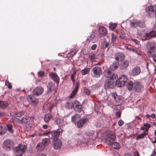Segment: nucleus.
<instances>
[{
    "label": "nucleus",
    "instance_id": "f257e3e1",
    "mask_svg": "<svg viewBox=\"0 0 156 156\" xmlns=\"http://www.w3.org/2000/svg\"><path fill=\"white\" fill-rule=\"evenodd\" d=\"M105 76L108 78L105 81L104 86L106 89L113 88L115 84H116V80L118 78L116 74L112 72L109 69H106L104 72Z\"/></svg>",
    "mask_w": 156,
    "mask_h": 156
},
{
    "label": "nucleus",
    "instance_id": "f03ea898",
    "mask_svg": "<svg viewBox=\"0 0 156 156\" xmlns=\"http://www.w3.org/2000/svg\"><path fill=\"white\" fill-rule=\"evenodd\" d=\"M149 44L150 46L147 52V54L149 57L152 56L154 61L156 63V54L152 55L151 54V53L154 52L156 50V44L154 42H151Z\"/></svg>",
    "mask_w": 156,
    "mask_h": 156
},
{
    "label": "nucleus",
    "instance_id": "7ed1b4c3",
    "mask_svg": "<svg viewBox=\"0 0 156 156\" xmlns=\"http://www.w3.org/2000/svg\"><path fill=\"white\" fill-rule=\"evenodd\" d=\"M127 80V77L125 75H122L119 77L118 80H116V85L118 87L123 86Z\"/></svg>",
    "mask_w": 156,
    "mask_h": 156
},
{
    "label": "nucleus",
    "instance_id": "20e7f679",
    "mask_svg": "<svg viewBox=\"0 0 156 156\" xmlns=\"http://www.w3.org/2000/svg\"><path fill=\"white\" fill-rule=\"evenodd\" d=\"M144 90V86L141 83L136 82L134 83L133 90L137 93H140Z\"/></svg>",
    "mask_w": 156,
    "mask_h": 156
},
{
    "label": "nucleus",
    "instance_id": "39448f33",
    "mask_svg": "<svg viewBox=\"0 0 156 156\" xmlns=\"http://www.w3.org/2000/svg\"><path fill=\"white\" fill-rule=\"evenodd\" d=\"M13 142L11 140H5L3 143V147L7 150H9L12 149L14 146Z\"/></svg>",
    "mask_w": 156,
    "mask_h": 156
},
{
    "label": "nucleus",
    "instance_id": "423d86ee",
    "mask_svg": "<svg viewBox=\"0 0 156 156\" xmlns=\"http://www.w3.org/2000/svg\"><path fill=\"white\" fill-rule=\"evenodd\" d=\"M92 72V76L94 78L99 77L102 73L101 69L98 66L93 68Z\"/></svg>",
    "mask_w": 156,
    "mask_h": 156
},
{
    "label": "nucleus",
    "instance_id": "0eeeda50",
    "mask_svg": "<svg viewBox=\"0 0 156 156\" xmlns=\"http://www.w3.org/2000/svg\"><path fill=\"white\" fill-rule=\"evenodd\" d=\"M62 132V130L60 129L51 131L50 138L52 139L53 140L59 139V136Z\"/></svg>",
    "mask_w": 156,
    "mask_h": 156
},
{
    "label": "nucleus",
    "instance_id": "6e6552de",
    "mask_svg": "<svg viewBox=\"0 0 156 156\" xmlns=\"http://www.w3.org/2000/svg\"><path fill=\"white\" fill-rule=\"evenodd\" d=\"M27 100L30 104L34 106H36L39 102V100L37 98L31 95H28Z\"/></svg>",
    "mask_w": 156,
    "mask_h": 156
},
{
    "label": "nucleus",
    "instance_id": "1a4fd4ad",
    "mask_svg": "<svg viewBox=\"0 0 156 156\" xmlns=\"http://www.w3.org/2000/svg\"><path fill=\"white\" fill-rule=\"evenodd\" d=\"M98 35L95 32H93L88 38H87L86 41L89 42L91 41L93 43H95L98 40Z\"/></svg>",
    "mask_w": 156,
    "mask_h": 156
},
{
    "label": "nucleus",
    "instance_id": "9d476101",
    "mask_svg": "<svg viewBox=\"0 0 156 156\" xmlns=\"http://www.w3.org/2000/svg\"><path fill=\"white\" fill-rule=\"evenodd\" d=\"M44 88L41 86H38L34 89L33 94L34 95L38 96L41 95L44 92Z\"/></svg>",
    "mask_w": 156,
    "mask_h": 156
},
{
    "label": "nucleus",
    "instance_id": "9b49d317",
    "mask_svg": "<svg viewBox=\"0 0 156 156\" xmlns=\"http://www.w3.org/2000/svg\"><path fill=\"white\" fill-rule=\"evenodd\" d=\"M156 36V31H152L150 33L146 34L142 37L143 40H149Z\"/></svg>",
    "mask_w": 156,
    "mask_h": 156
},
{
    "label": "nucleus",
    "instance_id": "f8f14e48",
    "mask_svg": "<svg viewBox=\"0 0 156 156\" xmlns=\"http://www.w3.org/2000/svg\"><path fill=\"white\" fill-rule=\"evenodd\" d=\"M52 144L53 147L55 149H60L62 144V143L59 139L53 140Z\"/></svg>",
    "mask_w": 156,
    "mask_h": 156
},
{
    "label": "nucleus",
    "instance_id": "ddd939ff",
    "mask_svg": "<svg viewBox=\"0 0 156 156\" xmlns=\"http://www.w3.org/2000/svg\"><path fill=\"white\" fill-rule=\"evenodd\" d=\"M89 122V120L87 118L80 119L77 123L78 128H82L86 123Z\"/></svg>",
    "mask_w": 156,
    "mask_h": 156
},
{
    "label": "nucleus",
    "instance_id": "4468645a",
    "mask_svg": "<svg viewBox=\"0 0 156 156\" xmlns=\"http://www.w3.org/2000/svg\"><path fill=\"white\" fill-rule=\"evenodd\" d=\"M112 96L113 100L117 103H121L122 100L121 96L118 95L116 92H113L112 94Z\"/></svg>",
    "mask_w": 156,
    "mask_h": 156
},
{
    "label": "nucleus",
    "instance_id": "2eb2a0df",
    "mask_svg": "<svg viewBox=\"0 0 156 156\" xmlns=\"http://www.w3.org/2000/svg\"><path fill=\"white\" fill-rule=\"evenodd\" d=\"M48 94L49 95L52 94L53 91L56 90V88L55 87V84L53 82L49 83L48 85Z\"/></svg>",
    "mask_w": 156,
    "mask_h": 156
},
{
    "label": "nucleus",
    "instance_id": "dca6fc26",
    "mask_svg": "<svg viewBox=\"0 0 156 156\" xmlns=\"http://www.w3.org/2000/svg\"><path fill=\"white\" fill-rule=\"evenodd\" d=\"M156 9V5L150 6L146 9V12L150 16L152 14H155V9Z\"/></svg>",
    "mask_w": 156,
    "mask_h": 156
},
{
    "label": "nucleus",
    "instance_id": "f3484780",
    "mask_svg": "<svg viewBox=\"0 0 156 156\" xmlns=\"http://www.w3.org/2000/svg\"><path fill=\"white\" fill-rule=\"evenodd\" d=\"M125 58L124 54L122 52L116 53L115 56V58L117 61H122Z\"/></svg>",
    "mask_w": 156,
    "mask_h": 156
},
{
    "label": "nucleus",
    "instance_id": "a211bd4d",
    "mask_svg": "<svg viewBox=\"0 0 156 156\" xmlns=\"http://www.w3.org/2000/svg\"><path fill=\"white\" fill-rule=\"evenodd\" d=\"M140 72V69L138 66H136L132 69L131 73V75L136 76L138 75Z\"/></svg>",
    "mask_w": 156,
    "mask_h": 156
},
{
    "label": "nucleus",
    "instance_id": "6ab92c4d",
    "mask_svg": "<svg viewBox=\"0 0 156 156\" xmlns=\"http://www.w3.org/2000/svg\"><path fill=\"white\" fill-rule=\"evenodd\" d=\"M106 140L107 142H108V144H112V147L115 149H119L120 147V144L118 142H114L112 143V142L110 140H108V139H106Z\"/></svg>",
    "mask_w": 156,
    "mask_h": 156
},
{
    "label": "nucleus",
    "instance_id": "aec40b11",
    "mask_svg": "<svg viewBox=\"0 0 156 156\" xmlns=\"http://www.w3.org/2000/svg\"><path fill=\"white\" fill-rule=\"evenodd\" d=\"M49 76L55 82H56L57 84H58L59 79L56 73H51L49 74Z\"/></svg>",
    "mask_w": 156,
    "mask_h": 156
},
{
    "label": "nucleus",
    "instance_id": "412c9836",
    "mask_svg": "<svg viewBox=\"0 0 156 156\" xmlns=\"http://www.w3.org/2000/svg\"><path fill=\"white\" fill-rule=\"evenodd\" d=\"M151 127V125L148 123H144L143 125L141 127L140 130H145L144 132L148 134L149 129Z\"/></svg>",
    "mask_w": 156,
    "mask_h": 156
},
{
    "label": "nucleus",
    "instance_id": "4be33fe9",
    "mask_svg": "<svg viewBox=\"0 0 156 156\" xmlns=\"http://www.w3.org/2000/svg\"><path fill=\"white\" fill-rule=\"evenodd\" d=\"M99 32L100 34L103 36H106L107 34V30L102 26H100L99 28Z\"/></svg>",
    "mask_w": 156,
    "mask_h": 156
},
{
    "label": "nucleus",
    "instance_id": "5701e85b",
    "mask_svg": "<svg viewBox=\"0 0 156 156\" xmlns=\"http://www.w3.org/2000/svg\"><path fill=\"white\" fill-rule=\"evenodd\" d=\"M79 86V83L77 82L76 83L75 88L71 93L69 98H73L75 95L78 90Z\"/></svg>",
    "mask_w": 156,
    "mask_h": 156
},
{
    "label": "nucleus",
    "instance_id": "b1692460",
    "mask_svg": "<svg viewBox=\"0 0 156 156\" xmlns=\"http://www.w3.org/2000/svg\"><path fill=\"white\" fill-rule=\"evenodd\" d=\"M120 66L122 69H126L129 66V61L126 60H122L121 61Z\"/></svg>",
    "mask_w": 156,
    "mask_h": 156
},
{
    "label": "nucleus",
    "instance_id": "393cba45",
    "mask_svg": "<svg viewBox=\"0 0 156 156\" xmlns=\"http://www.w3.org/2000/svg\"><path fill=\"white\" fill-rule=\"evenodd\" d=\"M106 135L107 137L110 139L113 140H115L116 138L115 133L114 132L112 131L108 132L107 133Z\"/></svg>",
    "mask_w": 156,
    "mask_h": 156
},
{
    "label": "nucleus",
    "instance_id": "a878e982",
    "mask_svg": "<svg viewBox=\"0 0 156 156\" xmlns=\"http://www.w3.org/2000/svg\"><path fill=\"white\" fill-rule=\"evenodd\" d=\"M133 81L131 80L128 81L126 84V87L129 90H131L132 89L133 90Z\"/></svg>",
    "mask_w": 156,
    "mask_h": 156
},
{
    "label": "nucleus",
    "instance_id": "bb28decb",
    "mask_svg": "<svg viewBox=\"0 0 156 156\" xmlns=\"http://www.w3.org/2000/svg\"><path fill=\"white\" fill-rule=\"evenodd\" d=\"M8 105V104L7 102L0 101V108L3 109H5Z\"/></svg>",
    "mask_w": 156,
    "mask_h": 156
},
{
    "label": "nucleus",
    "instance_id": "cd10ccee",
    "mask_svg": "<svg viewBox=\"0 0 156 156\" xmlns=\"http://www.w3.org/2000/svg\"><path fill=\"white\" fill-rule=\"evenodd\" d=\"M138 20L136 19H133L130 21V25L132 27H138Z\"/></svg>",
    "mask_w": 156,
    "mask_h": 156
},
{
    "label": "nucleus",
    "instance_id": "c85d7f7f",
    "mask_svg": "<svg viewBox=\"0 0 156 156\" xmlns=\"http://www.w3.org/2000/svg\"><path fill=\"white\" fill-rule=\"evenodd\" d=\"M109 105L111 107L112 109L116 111H119L121 109V106L119 105H113V104L111 103Z\"/></svg>",
    "mask_w": 156,
    "mask_h": 156
},
{
    "label": "nucleus",
    "instance_id": "c756f323",
    "mask_svg": "<svg viewBox=\"0 0 156 156\" xmlns=\"http://www.w3.org/2000/svg\"><path fill=\"white\" fill-rule=\"evenodd\" d=\"M52 116L50 114H48L46 115L44 118V120L45 122H48L52 118Z\"/></svg>",
    "mask_w": 156,
    "mask_h": 156
},
{
    "label": "nucleus",
    "instance_id": "7c9ffc66",
    "mask_svg": "<svg viewBox=\"0 0 156 156\" xmlns=\"http://www.w3.org/2000/svg\"><path fill=\"white\" fill-rule=\"evenodd\" d=\"M45 148L44 145L42 143H39L36 146V148L38 151H42L44 150Z\"/></svg>",
    "mask_w": 156,
    "mask_h": 156
},
{
    "label": "nucleus",
    "instance_id": "2f4dec72",
    "mask_svg": "<svg viewBox=\"0 0 156 156\" xmlns=\"http://www.w3.org/2000/svg\"><path fill=\"white\" fill-rule=\"evenodd\" d=\"M90 71V68L86 67L82 70L81 73L82 75H86L88 74Z\"/></svg>",
    "mask_w": 156,
    "mask_h": 156
},
{
    "label": "nucleus",
    "instance_id": "473e14b6",
    "mask_svg": "<svg viewBox=\"0 0 156 156\" xmlns=\"http://www.w3.org/2000/svg\"><path fill=\"white\" fill-rule=\"evenodd\" d=\"M147 135L148 133L144 132V133L137 135L136 137V139L137 140H138L140 139H143L145 137V136Z\"/></svg>",
    "mask_w": 156,
    "mask_h": 156
},
{
    "label": "nucleus",
    "instance_id": "72a5a7b5",
    "mask_svg": "<svg viewBox=\"0 0 156 156\" xmlns=\"http://www.w3.org/2000/svg\"><path fill=\"white\" fill-rule=\"evenodd\" d=\"M50 141L48 138L44 139L42 140V144L44 145V146L48 145L50 143Z\"/></svg>",
    "mask_w": 156,
    "mask_h": 156
},
{
    "label": "nucleus",
    "instance_id": "f704fd0d",
    "mask_svg": "<svg viewBox=\"0 0 156 156\" xmlns=\"http://www.w3.org/2000/svg\"><path fill=\"white\" fill-rule=\"evenodd\" d=\"M118 67V64L117 63H114L110 67V69L112 70H115Z\"/></svg>",
    "mask_w": 156,
    "mask_h": 156
},
{
    "label": "nucleus",
    "instance_id": "c9c22d12",
    "mask_svg": "<svg viewBox=\"0 0 156 156\" xmlns=\"http://www.w3.org/2000/svg\"><path fill=\"white\" fill-rule=\"evenodd\" d=\"M7 130L9 132L11 133L14 132V130L13 129V126L11 124L7 125Z\"/></svg>",
    "mask_w": 156,
    "mask_h": 156
},
{
    "label": "nucleus",
    "instance_id": "e433bc0d",
    "mask_svg": "<svg viewBox=\"0 0 156 156\" xmlns=\"http://www.w3.org/2000/svg\"><path fill=\"white\" fill-rule=\"evenodd\" d=\"M80 104V103L78 101L75 100L72 102V108H73L75 109V108Z\"/></svg>",
    "mask_w": 156,
    "mask_h": 156
},
{
    "label": "nucleus",
    "instance_id": "4c0bfd02",
    "mask_svg": "<svg viewBox=\"0 0 156 156\" xmlns=\"http://www.w3.org/2000/svg\"><path fill=\"white\" fill-rule=\"evenodd\" d=\"M79 117L78 115L75 114L71 117V119L72 121L75 123L77 119Z\"/></svg>",
    "mask_w": 156,
    "mask_h": 156
},
{
    "label": "nucleus",
    "instance_id": "58836bf2",
    "mask_svg": "<svg viewBox=\"0 0 156 156\" xmlns=\"http://www.w3.org/2000/svg\"><path fill=\"white\" fill-rule=\"evenodd\" d=\"M89 57L91 60L93 62L95 59V55L94 53H91L89 55Z\"/></svg>",
    "mask_w": 156,
    "mask_h": 156
},
{
    "label": "nucleus",
    "instance_id": "ea45409f",
    "mask_svg": "<svg viewBox=\"0 0 156 156\" xmlns=\"http://www.w3.org/2000/svg\"><path fill=\"white\" fill-rule=\"evenodd\" d=\"M75 110L80 112L82 111V105L81 104L79 105L76 107L75 108Z\"/></svg>",
    "mask_w": 156,
    "mask_h": 156
},
{
    "label": "nucleus",
    "instance_id": "a19ab883",
    "mask_svg": "<svg viewBox=\"0 0 156 156\" xmlns=\"http://www.w3.org/2000/svg\"><path fill=\"white\" fill-rule=\"evenodd\" d=\"M55 122L58 125H62L63 123V120L61 119L60 118H57Z\"/></svg>",
    "mask_w": 156,
    "mask_h": 156
},
{
    "label": "nucleus",
    "instance_id": "79ce46f5",
    "mask_svg": "<svg viewBox=\"0 0 156 156\" xmlns=\"http://www.w3.org/2000/svg\"><path fill=\"white\" fill-rule=\"evenodd\" d=\"M76 52L77 51L75 50L72 51L70 52L68 54L67 56L68 57H72L76 53Z\"/></svg>",
    "mask_w": 156,
    "mask_h": 156
},
{
    "label": "nucleus",
    "instance_id": "37998d69",
    "mask_svg": "<svg viewBox=\"0 0 156 156\" xmlns=\"http://www.w3.org/2000/svg\"><path fill=\"white\" fill-rule=\"evenodd\" d=\"M66 107L68 109L72 108V102H67L66 103Z\"/></svg>",
    "mask_w": 156,
    "mask_h": 156
},
{
    "label": "nucleus",
    "instance_id": "c03bdc74",
    "mask_svg": "<svg viewBox=\"0 0 156 156\" xmlns=\"http://www.w3.org/2000/svg\"><path fill=\"white\" fill-rule=\"evenodd\" d=\"M25 113V112L24 111H20V112L16 113L15 114L17 116L20 117L23 115Z\"/></svg>",
    "mask_w": 156,
    "mask_h": 156
},
{
    "label": "nucleus",
    "instance_id": "a18cd8bd",
    "mask_svg": "<svg viewBox=\"0 0 156 156\" xmlns=\"http://www.w3.org/2000/svg\"><path fill=\"white\" fill-rule=\"evenodd\" d=\"M111 42H112L113 44H114L116 40V36L113 33H112L111 34Z\"/></svg>",
    "mask_w": 156,
    "mask_h": 156
},
{
    "label": "nucleus",
    "instance_id": "49530a36",
    "mask_svg": "<svg viewBox=\"0 0 156 156\" xmlns=\"http://www.w3.org/2000/svg\"><path fill=\"white\" fill-rule=\"evenodd\" d=\"M117 26V24L115 23H110L109 24V27L110 29L113 30Z\"/></svg>",
    "mask_w": 156,
    "mask_h": 156
},
{
    "label": "nucleus",
    "instance_id": "de8ad7c7",
    "mask_svg": "<svg viewBox=\"0 0 156 156\" xmlns=\"http://www.w3.org/2000/svg\"><path fill=\"white\" fill-rule=\"evenodd\" d=\"M76 74V73L74 72V73L71 75V79L72 80V81L73 84L74 85L75 83V80L74 79V78Z\"/></svg>",
    "mask_w": 156,
    "mask_h": 156
},
{
    "label": "nucleus",
    "instance_id": "09e8293b",
    "mask_svg": "<svg viewBox=\"0 0 156 156\" xmlns=\"http://www.w3.org/2000/svg\"><path fill=\"white\" fill-rule=\"evenodd\" d=\"M145 26L144 22L138 20V27L142 28Z\"/></svg>",
    "mask_w": 156,
    "mask_h": 156
},
{
    "label": "nucleus",
    "instance_id": "8fccbe9b",
    "mask_svg": "<svg viewBox=\"0 0 156 156\" xmlns=\"http://www.w3.org/2000/svg\"><path fill=\"white\" fill-rule=\"evenodd\" d=\"M28 118H27L23 117L21 121L22 123L26 124L28 122Z\"/></svg>",
    "mask_w": 156,
    "mask_h": 156
},
{
    "label": "nucleus",
    "instance_id": "3c124183",
    "mask_svg": "<svg viewBox=\"0 0 156 156\" xmlns=\"http://www.w3.org/2000/svg\"><path fill=\"white\" fill-rule=\"evenodd\" d=\"M126 49L128 50L129 51H131L133 52H135L137 53L138 55H140V54L138 53L137 51H135V50L132 48H129L128 47H126Z\"/></svg>",
    "mask_w": 156,
    "mask_h": 156
},
{
    "label": "nucleus",
    "instance_id": "603ef678",
    "mask_svg": "<svg viewBox=\"0 0 156 156\" xmlns=\"http://www.w3.org/2000/svg\"><path fill=\"white\" fill-rule=\"evenodd\" d=\"M109 44V43L108 42L104 41V44L103 46L102 47V48L104 49H105L108 47Z\"/></svg>",
    "mask_w": 156,
    "mask_h": 156
},
{
    "label": "nucleus",
    "instance_id": "864d4df0",
    "mask_svg": "<svg viewBox=\"0 0 156 156\" xmlns=\"http://www.w3.org/2000/svg\"><path fill=\"white\" fill-rule=\"evenodd\" d=\"M5 131H3V126L0 124V135H4L5 133Z\"/></svg>",
    "mask_w": 156,
    "mask_h": 156
},
{
    "label": "nucleus",
    "instance_id": "5fc2aeb1",
    "mask_svg": "<svg viewBox=\"0 0 156 156\" xmlns=\"http://www.w3.org/2000/svg\"><path fill=\"white\" fill-rule=\"evenodd\" d=\"M6 85H8V87L9 89H11L12 88L11 83H10L8 80H7L5 82Z\"/></svg>",
    "mask_w": 156,
    "mask_h": 156
},
{
    "label": "nucleus",
    "instance_id": "6e6d98bb",
    "mask_svg": "<svg viewBox=\"0 0 156 156\" xmlns=\"http://www.w3.org/2000/svg\"><path fill=\"white\" fill-rule=\"evenodd\" d=\"M84 92L85 94L87 95H89L90 93V91L87 88L84 89Z\"/></svg>",
    "mask_w": 156,
    "mask_h": 156
},
{
    "label": "nucleus",
    "instance_id": "4d7b16f0",
    "mask_svg": "<svg viewBox=\"0 0 156 156\" xmlns=\"http://www.w3.org/2000/svg\"><path fill=\"white\" fill-rule=\"evenodd\" d=\"M12 120L13 121L16 122H18L20 121L21 120L19 119L16 117H13L12 118Z\"/></svg>",
    "mask_w": 156,
    "mask_h": 156
},
{
    "label": "nucleus",
    "instance_id": "13d9d810",
    "mask_svg": "<svg viewBox=\"0 0 156 156\" xmlns=\"http://www.w3.org/2000/svg\"><path fill=\"white\" fill-rule=\"evenodd\" d=\"M51 132L49 131L47 132L46 133H43V134L41 135V136H48L50 138V134H51Z\"/></svg>",
    "mask_w": 156,
    "mask_h": 156
},
{
    "label": "nucleus",
    "instance_id": "bf43d9fd",
    "mask_svg": "<svg viewBox=\"0 0 156 156\" xmlns=\"http://www.w3.org/2000/svg\"><path fill=\"white\" fill-rule=\"evenodd\" d=\"M38 76L41 77L44 76V73L43 72L40 71L38 72Z\"/></svg>",
    "mask_w": 156,
    "mask_h": 156
},
{
    "label": "nucleus",
    "instance_id": "052dcab7",
    "mask_svg": "<svg viewBox=\"0 0 156 156\" xmlns=\"http://www.w3.org/2000/svg\"><path fill=\"white\" fill-rule=\"evenodd\" d=\"M124 123V122L122 120H120L118 122V125L119 126H122Z\"/></svg>",
    "mask_w": 156,
    "mask_h": 156
},
{
    "label": "nucleus",
    "instance_id": "680f3d73",
    "mask_svg": "<svg viewBox=\"0 0 156 156\" xmlns=\"http://www.w3.org/2000/svg\"><path fill=\"white\" fill-rule=\"evenodd\" d=\"M121 114V112H120L119 111H118L116 112L115 115L117 117L119 118L120 117Z\"/></svg>",
    "mask_w": 156,
    "mask_h": 156
},
{
    "label": "nucleus",
    "instance_id": "e2e57ef3",
    "mask_svg": "<svg viewBox=\"0 0 156 156\" xmlns=\"http://www.w3.org/2000/svg\"><path fill=\"white\" fill-rule=\"evenodd\" d=\"M133 156H139L140 155L139 153L137 151L133 152Z\"/></svg>",
    "mask_w": 156,
    "mask_h": 156
},
{
    "label": "nucleus",
    "instance_id": "0e129e2a",
    "mask_svg": "<svg viewBox=\"0 0 156 156\" xmlns=\"http://www.w3.org/2000/svg\"><path fill=\"white\" fill-rule=\"evenodd\" d=\"M97 47V45L96 44H94L91 47V49L92 50H95Z\"/></svg>",
    "mask_w": 156,
    "mask_h": 156
},
{
    "label": "nucleus",
    "instance_id": "69168bd1",
    "mask_svg": "<svg viewBox=\"0 0 156 156\" xmlns=\"http://www.w3.org/2000/svg\"><path fill=\"white\" fill-rule=\"evenodd\" d=\"M6 115V114L4 112H0V117H3V116H5Z\"/></svg>",
    "mask_w": 156,
    "mask_h": 156
},
{
    "label": "nucleus",
    "instance_id": "338daca9",
    "mask_svg": "<svg viewBox=\"0 0 156 156\" xmlns=\"http://www.w3.org/2000/svg\"><path fill=\"white\" fill-rule=\"evenodd\" d=\"M133 41L136 44H139L140 43V42L138 40L136 39H133Z\"/></svg>",
    "mask_w": 156,
    "mask_h": 156
},
{
    "label": "nucleus",
    "instance_id": "774afa93",
    "mask_svg": "<svg viewBox=\"0 0 156 156\" xmlns=\"http://www.w3.org/2000/svg\"><path fill=\"white\" fill-rule=\"evenodd\" d=\"M151 156H156V149L154 150Z\"/></svg>",
    "mask_w": 156,
    "mask_h": 156
}]
</instances>
